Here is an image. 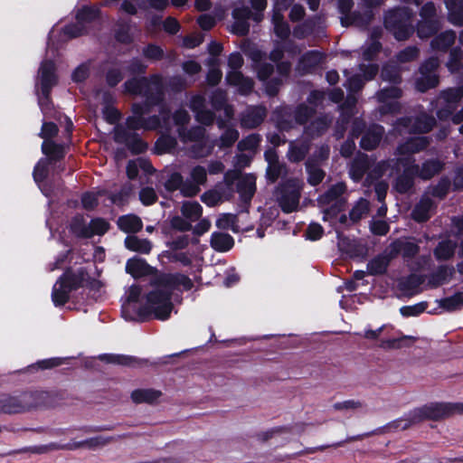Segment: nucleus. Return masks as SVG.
<instances>
[{"label":"nucleus","instance_id":"f257e3e1","mask_svg":"<svg viewBox=\"0 0 463 463\" xmlns=\"http://www.w3.org/2000/svg\"><path fill=\"white\" fill-rule=\"evenodd\" d=\"M126 91L146 98L144 104H134L133 115L128 117L126 126L117 125L114 128V139L124 144L135 154L144 152L147 145L134 131L138 129L155 130L170 128L169 111L161 105L164 95L163 80L158 75L146 78L131 79L125 83Z\"/></svg>","mask_w":463,"mask_h":463},{"label":"nucleus","instance_id":"f03ea898","mask_svg":"<svg viewBox=\"0 0 463 463\" xmlns=\"http://www.w3.org/2000/svg\"><path fill=\"white\" fill-rule=\"evenodd\" d=\"M193 288L192 280L182 274H159L155 276L144 297L137 285L131 286L125 293L122 314L125 319L134 320L148 314H153L159 320L170 317L174 309L172 298L177 290H189Z\"/></svg>","mask_w":463,"mask_h":463},{"label":"nucleus","instance_id":"7ed1b4c3","mask_svg":"<svg viewBox=\"0 0 463 463\" xmlns=\"http://www.w3.org/2000/svg\"><path fill=\"white\" fill-rule=\"evenodd\" d=\"M383 167V163L374 165L372 163L368 156L364 154H359L350 165L349 175L352 180L354 182H359L364 176V173H367L364 185L369 187L370 185L374 184L377 199L380 202H383L387 193L388 184L383 181L375 183V181L382 176Z\"/></svg>","mask_w":463,"mask_h":463},{"label":"nucleus","instance_id":"20e7f679","mask_svg":"<svg viewBox=\"0 0 463 463\" xmlns=\"http://www.w3.org/2000/svg\"><path fill=\"white\" fill-rule=\"evenodd\" d=\"M429 144L427 137H415L398 147V163L403 167V175L398 177L395 189L399 193H406L412 186V175H418V165H412L410 156L424 149Z\"/></svg>","mask_w":463,"mask_h":463},{"label":"nucleus","instance_id":"39448f33","mask_svg":"<svg viewBox=\"0 0 463 463\" xmlns=\"http://www.w3.org/2000/svg\"><path fill=\"white\" fill-rule=\"evenodd\" d=\"M189 114L184 109H179L175 113L174 122L178 126L179 137L184 142H194L191 147L195 157H204L209 156L213 149V143L205 137L204 128L195 127L186 130L184 127L189 121Z\"/></svg>","mask_w":463,"mask_h":463},{"label":"nucleus","instance_id":"423d86ee","mask_svg":"<svg viewBox=\"0 0 463 463\" xmlns=\"http://www.w3.org/2000/svg\"><path fill=\"white\" fill-rule=\"evenodd\" d=\"M50 394L43 391L24 392L17 396L5 398L1 409L5 413H22L48 405Z\"/></svg>","mask_w":463,"mask_h":463},{"label":"nucleus","instance_id":"0eeeda50","mask_svg":"<svg viewBox=\"0 0 463 463\" xmlns=\"http://www.w3.org/2000/svg\"><path fill=\"white\" fill-rule=\"evenodd\" d=\"M345 191V184L337 183L319 196L317 202L325 222H335V217L338 216L346 203Z\"/></svg>","mask_w":463,"mask_h":463},{"label":"nucleus","instance_id":"6e6552de","mask_svg":"<svg viewBox=\"0 0 463 463\" xmlns=\"http://www.w3.org/2000/svg\"><path fill=\"white\" fill-rule=\"evenodd\" d=\"M383 0H364V5L362 6V11H355L353 14H349L353 3L351 0H338V8L341 16V24L344 26H348L351 24H354L356 26H364L366 25L372 19L373 7L379 5L383 3Z\"/></svg>","mask_w":463,"mask_h":463},{"label":"nucleus","instance_id":"1a4fd4ad","mask_svg":"<svg viewBox=\"0 0 463 463\" xmlns=\"http://www.w3.org/2000/svg\"><path fill=\"white\" fill-rule=\"evenodd\" d=\"M412 15L413 12L407 7L393 9L385 15V27L397 40H406L413 32Z\"/></svg>","mask_w":463,"mask_h":463},{"label":"nucleus","instance_id":"9d476101","mask_svg":"<svg viewBox=\"0 0 463 463\" xmlns=\"http://www.w3.org/2000/svg\"><path fill=\"white\" fill-rule=\"evenodd\" d=\"M38 82L41 88V94L38 97L39 106L43 115L47 116L52 109L49 93L57 83L55 65L52 61H43L42 62L38 71Z\"/></svg>","mask_w":463,"mask_h":463},{"label":"nucleus","instance_id":"9b49d317","mask_svg":"<svg viewBox=\"0 0 463 463\" xmlns=\"http://www.w3.org/2000/svg\"><path fill=\"white\" fill-rule=\"evenodd\" d=\"M83 279L84 274L82 269L77 272H65L53 285L52 299L54 305H64L69 299L71 291L83 285Z\"/></svg>","mask_w":463,"mask_h":463},{"label":"nucleus","instance_id":"f8f14e48","mask_svg":"<svg viewBox=\"0 0 463 463\" xmlns=\"http://www.w3.org/2000/svg\"><path fill=\"white\" fill-rule=\"evenodd\" d=\"M242 64L243 58L239 52H233L229 56L230 71L227 72L226 81L228 84L237 87L241 94L247 95L252 90L253 81L251 79L244 77L240 71Z\"/></svg>","mask_w":463,"mask_h":463},{"label":"nucleus","instance_id":"ddd939ff","mask_svg":"<svg viewBox=\"0 0 463 463\" xmlns=\"http://www.w3.org/2000/svg\"><path fill=\"white\" fill-rule=\"evenodd\" d=\"M99 8L86 6L79 10L76 15V23L66 26L61 33V40L66 41L83 34L86 32L87 24L97 19Z\"/></svg>","mask_w":463,"mask_h":463},{"label":"nucleus","instance_id":"4468645a","mask_svg":"<svg viewBox=\"0 0 463 463\" xmlns=\"http://www.w3.org/2000/svg\"><path fill=\"white\" fill-rule=\"evenodd\" d=\"M249 55L255 63V70L257 71L258 78L261 81L265 82L266 92L269 96L275 95L278 92L279 87L280 86L282 80L281 79L278 78H273L270 80H268L273 72V66L269 63H260L264 54L259 50H252Z\"/></svg>","mask_w":463,"mask_h":463},{"label":"nucleus","instance_id":"2eb2a0df","mask_svg":"<svg viewBox=\"0 0 463 463\" xmlns=\"http://www.w3.org/2000/svg\"><path fill=\"white\" fill-rule=\"evenodd\" d=\"M302 182L298 179L288 181L279 189L278 201L285 213H292L298 208Z\"/></svg>","mask_w":463,"mask_h":463},{"label":"nucleus","instance_id":"dca6fc26","mask_svg":"<svg viewBox=\"0 0 463 463\" xmlns=\"http://www.w3.org/2000/svg\"><path fill=\"white\" fill-rule=\"evenodd\" d=\"M439 65L438 58H430L420 67L419 76L415 80V87L419 91L424 92L438 85L439 76L437 69Z\"/></svg>","mask_w":463,"mask_h":463},{"label":"nucleus","instance_id":"f3484780","mask_svg":"<svg viewBox=\"0 0 463 463\" xmlns=\"http://www.w3.org/2000/svg\"><path fill=\"white\" fill-rule=\"evenodd\" d=\"M58 132V128L53 123L43 122L40 133L41 137L44 139L42 145L43 153L50 156L51 159H60L64 156V146L57 145L50 140Z\"/></svg>","mask_w":463,"mask_h":463},{"label":"nucleus","instance_id":"a211bd4d","mask_svg":"<svg viewBox=\"0 0 463 463\" xmlns=\"http://www.w3.org/2000/svg\"><path fill=\"white\" fill-rule=\"evenodd\" d=\"M434 124L435 118L433 117L421 113L413 120V122L412 119L409 118L401 119L396 126V129L400 134H403L405 132L425 133L429 132Z\"/></svg>","mask_w":463,"mask_h":463},{"label":"nucleus","instance_id":"6ab92c4d","mask_svg":"<svg viewBox=\"0 0 463 463\" xmlns=\"http://www.w3.org/2000/svg\"><path fill=\"white\" fill-rule=\"evenodd\" d=\"M402 95V90L397 87H390L383 89L378 94L377 98L382 104L380 112L382 114L394 113L400 109V103L398 99Z\"/></svg>","mask_w":463,"mask_h":463},{"label":"nucleus","instance_id":"aec40b11","mask_svg":"<svg viewBox=\"0 0 463 463\" xmlns=\"http://www.w3.org/2000/svg\"><path fill=\"white\" fill-rule=\"evenodd\" d=\"M439 99L444 101L446 109L439 110L438 117L441 119L447 118L452 115L458 103L463 99V86L442 91Z\"/></svg>","mask_w":463,"mask_h":463},{"label":"nucleus","instance_id":"412c9836","mask_svg":"<svg viewBox=\"0 0 463 463\" xmlns=\"http://www.w3.org/2000/svg\"><path fill=\"white\" fill-rule=\"evenodd\" d=\"M80 219H76L72 223H71V231L75 235L79 237L90 238L94 235H103L109 229V223L103 219H94L89 224L88 228L78 229L77 222H80Z\"/></svg>","mask_w":463,"mask_h":463},{"label":"nucleus","instance_id":"4be33fe9","mask_svg":"<svg viewBox=\"0 0 463 463\" xmlns=\"http://www.w3.org/2000/svg\"><path fill=\"white\" fill-rule=\"evenodd\" d=\"M190 178L191 181L183 188V194L185 196H194L200 192V186L206 183L207 171L203 166L196 165L191 169Z\"/></svg>","mask_w":463,"mask_h":463},{"label":"nucleus","instance_id":"5701e85b","mask_svg":"<svg viewBox=\"0 0 463 463\" xmlns=\"http://www.w3.org/2000/svg\"><path fill=\"white\" fill-rule=\"evenodd\" d=\"M359 70L363 72V77L360 74L354 75L347 80V88L350 92H357L360 90L365 80H372L378 71V67L374 64L365 66L360 65Z\"/></svg>","mask_w":463,"mask_h":463},{"label":"nucleus","instance_id":"b1692460","mask_svg":"<svg viewBox=\"0 0 463 463\" xmlns=\"http://www.w3.org/2000/svg\"><path fill=\"white\" fill-rule=\"evenodd\" d=\"M463 409L459 404L434 403L425 406L422 409L423 414L431 419H439L452 414L454 411H460Z\"/></svg>","mask_w":463,"mask_h":463},{"label":"nucleus","instance_id":"393cba45","mask_svg":"<svg viewBox=\"0 0 463 463\" xmlns=\"http://www.w3.org/2000/svg\"><path fill=\"white\" fill-rule=\"evenodd\" d=\"M266 117V109L261 106L248 108L241 116V124L246 128L258 127Z\"/></svg>","mask_w":463,"mask_h":463},{"label":"nucleus","instance_id":"a878e982","mask_svg":"<svg viewBox=\"0 0 463 463\" xmlns=\"http://www.w3.org/2000/svg\"><path fill=\"white\" fill-rule=\"evenodd\" d=\"M126 271L133 278L138 279L153 274L155 269L145 260L134 257L127 261Z\"/></svg>","mask_w":463,"mask_h":463},{"label":"nucleus","instance_id":"bb28decb","mask_svg":"<svg viewBox=\"0 0 463 463\" xmlns=\"http://www.w3.org/2000/svg\"><path fill=\"white\" fill-rule=\"evenodd\" d=\"M204 98L200 95H196L192 98L190 107L195 113L196 119L204 125H210L213 123L214 116L210 110L204 109Z\"/></svg>","mask_w":463,"mask_h":463},{"label":"nucleus","instance_id":"cd10ccee","mask_svg":"<svg viewBox=\"0 0 463 463\" xmlns=\"http://www.w3.org/2000/svg\"><path fill=\"white\" fill-rule=\"evenodd\" d=\"M389 249L391 250V256L393 257L401 253L405 258H411L415 256L419 251V247L416 243L406 240H398L392 242L389 246Z\"/></svg>","mask_w":463,"mask_h":463},{"label":"nucleus","instance_id":"c85d7f7f","mask_svg":"<svg viewBox=\"0 0 463 463\" xmlns=\"http://www.w3.org/2000/svg\"><path fill=\"white\" fill-rule=\"evenodd\" d=\"M383 132L384 130L382 126L373 125L363 136L361 139V146L366 150L375 148L380 143Z\"/></svg>","mask_w":463,"mask_h":463},{"label":"nucleus","instance_id":"c756f323","mask_svg":"<svg viewBox=\"0 0 463 463\" xmlns=\"http://www.w3.org/2000/svg\"><path fill=\"white\" fill-rule=\"evenodd\" d=\"M48 157L49 158L40 159L38 161V163L36 164V165L34 166L33 173V179H34L35 183L38 184L42 193L45 196H49V191L45 187V185L43 184L42 183L44 181V179L47 177V175H48V167L50 165V161L52 160L50 156H48Z\"/></svg>","mask_w":463,"mask_h":463},{"label":"nucleus","instance_id":"7c9ffc66","mask_svg":"<svg viewBox=\"0 0 463 463\" xmlns=\"http://www.w3.org/2000/svg\"><path fill=\"white\" fill-rule=\"evenodd\" d=\"M394 258L391 256V250L388 248L383 253L373 258L367 265V269L370 274L377 275L385 272L390 260Z\"/></svg>","mask_w":463,"mask_h":463},{"label":"nucleus","instance_id":"2f4dec72","mask_svg":"<svg viewBox=\"0 0 463 463\" xmlns=\"http://www.w3.org/2000/svg\"><path fill=\"white\" fill-rule=\"evenodd\" d=\"M449 21L458 26L463 25V0H445Z\"/></svg>","mask_w":463,"mask_h":463},{"label":"nucleus","instance_id":"473e14b6","mask_svg":"<svg viewBox=\"0 0 463 463\" xmlns=\"http://www.w3.org/2000/svg\"><path fill=\"white\" fill-rule=\"evenodd\" d=\"M256 190V178L252 175L243 176L238 184V192L241 200L249 203Z\"/></svg>","mask_w":463,"mask_h":463},{"label":"nucleus","instance_id":"72a5a7b5","mask_svg":"<svg viewBox=\"0 0 463 463\" xmlns=\"http://www.w3.org/2000/svg\"><path fill=\"white\" fill-rule=\"evenodd\" d=\"M238 178L236 171H228L224 175V182L215 186L216 191L221 195L222 201L230 200L234 193L233 181Z\"/></svg>","mask_w":463,"mask_h":463},{"label":"nucleus","instance_id":"f704fd0d","mask_svg":"<svg viewBox=\"0 0 463 463\" xmlns=\"http://www.w3.org/2000/svg\"><path fill=\"white\" fill-rule=\"evenodd\" d=\"M456 33L452 30L438 34L430 43L433 51L446 52L455 42Z\"/></svg>","mask_w":463,"mask_h":463},{"label":"nucleus","instance_id":"c9c22d12","mask_svg":"<svg viewBox=\"0 0 463 463\" xmlns=\"http://www.w3.org/2000/svg\"><path fill=\"white\" fill-rule=\"evenodd\" d=\"M161 396L162 392L155 389H137L131 393V399L135 403L146 402L152 404L156 402Z\"/></svg>","mask_w":463,"mask_h":463},{"label":"nucleus","instance_id":"e433bc0d","mask_svg":"<svg viewBox=\"0 0 463 463\" xmlns=\"http://www.w3.org/2000/svg\"><path fill=\"white\" fill-rule=\"evenodd\" d=\"M432 209V200L428 195H424L412 211V218L417 222L427 221L430 217Z\"/></svg>","mask_w":463,"mask_h":463},{"label":"nucleus","instance_id":"4c0bfd02","mask_svg":"<svg viewBox=\"0 0 463 463\" xmlns=\"http://www.w3.org/2000/svg\"><path fill=\"white\" fill-rule=\"evenodd\" d=\"M210 243L216 251L225 252L233 247L234 240L227 233L213 232L211 236Z\"/></svg>","mask_w":463,"mask_h":463},{"label":"nucleus","instance_id":"58836bf2","mask_svg":"<svg viewBox=\"0 0 463 463\" xmlns=\"http://www.w3.org/2000/svg\"><path fill=\"white\" fill-rule=\"evenodd\" d=\"M118 225L121 231L127 233H136L143 227L141 219L134 214L121 216L118 220Z\"/></svg>","mask_w":463,"mask_h":463},{"label":"nucleus","instance_id":"ea45409f","mask_svg":"<svg viewBox=\"0 0 463 463\" xmlns=\"http://www.w3.org/2000/svg\"><path fill=\"white\" fill-rule=\"evenodd\" d=\"M95 99L97 101H102L105 105L103 109L105 118L109 123H115L119 118V112L116 109L109 106V103L111 100L110 94L108 91H98L95 94Z\"/></svg>","mask_w":463,"mask_h":463},{"label":"nucleus","instance_id":"a19ab883","mask_svg":"<svg viewBox=\"0 0 463 463\" xmlns=\"http://www.w3.org/2000/svg\"><path fill=\"white\" fill-rule=\"evenodd\" d=\"M331 122L332 118L327 116L318 117L310 122L305 130V135L310 137H318L327 129Z\"/></svg>","mask_w":463,"mask_h":463},{"label":"nucleus","instance_id":"79ce46f5","mask_svg":"<svg viewBox=\"0 0 463 463\" xmlns=\"http://www.w3.org/2000/svg\"><path fill=\"white\" fill-rule=\"evenodd\" d=\"M125 246L132 250L142 254H148L152 249V243L146 239H140L137 236H128L125 240Z\"/></svg>","mask_w":463,"mask_h":463},{"label":"nucleus","instance_id":"37998d69","mask_svg":"<svg viewBox=\"0 0 463 463\" xmlns=\"http://www.w3.org/2000/svg\"><path fill=\"white\" fill-rule=\"evenodd\" d=\"M454 273L453 267L440 266L436 272H434L430 279L429 284L432 288H436L449 281Z\"/></svg>","mask_w":463,"mask_h":463},{"label":"nucleus","instance_id":"c03bdc74","mask_svg":"<svg viewBox=\"0 0 463 463\" xmlns=\"http://www.w3.org/2000/svg\"><path fill=\"white\" fill-rule=\"evenodd\" d=\"M308 144L305 141H294L289 145L288 157L292 162L301 161L308 151Z\"/></svg>","mask_w":463,"mask_h":463},{"label":"nucleus","instance_id":"a18cd8bd","mask_svg":"<svg viewBox=\"0 0 463 463\" xmlns=\"http://www.w3.org/2000/svg\"><path fill=\"white\" fill-rule=\"evenodd\" d=\"M213 107L216 109H223L227 118H231L233 115V109L226 104V94L221 90H217L212 96Z\"/></svg>","mask_w":463,"mask_h":463},{"label":"nucleus","instance_id":"49530a36","mask_svg":"<svg viewBox=\"0 0 463 463\" xmlns=\"http://www.w3.org/2000/svg\"><path fill=\"white\" fill-rule=\"evenodd\" d=\"M440 28L439 20H420L417 27V34L420 38L425 39L432 35Z\"/></svg>","mask_w":463,"mask_h":463},{"label":"nucleus","instance_id":"de8ad7c7","mask_svg":"<svg viewBox=\"0 0 463 463\" xmlns=\"http://www.w3.org/2000/svg\"><path fill=\"white\" fill-rule=\"evenodd\" d=\"M455 249L456 242L449 240L440 241L434 250L435 258L438 260H449L453 256Z\"/></svg>","mask_w":463,"mask_h":463},{"label":"nucleus","instance_id":"09e8293b","mask_svg":"<svg viewBox=\"0 0 463 463\" xmlns=\"http://www.w3.org/2000/svg\"><path fill=\"white\" fill-rule=\"evenodd\" d=\"M181 212L190 222L197 221L203 213L202 206L197 202H185L182 205Z\"/></svg>","mask_w":463,"mask_h":463},{"label":"nucleus","instance_id":"8fccbe9b","mask_svg":"<svg viewBox=\"0 0 463 463\" xmlns=\"http://www.w3.org/2000/svg\"><path fill=\"white\" fill-rule=\"evenodd\" d=\"M381 33V30H374L372 33L370 43L365 46L363 57L365 61H371L374 58L375 54L380 51L381 44L377 41V38L379 37Z\"/></svg>","mask_w":463,"mask_h":463},{"label":"nucleus","instance_id":"3c124183","mask_svg":"<svg viewBox=\"0 0 463 463\" xmlns=\"http://www.w3.org/2000/svg\"><path fill=\"white\" fill-rule=\"evenodd\" d=\"M369 212V202L366 199L360 198L350 212L349 220L352 222H358L366 216Z\"/></svg>","mask_w":463,"mask_h":463},{"label":"nucleus","instance_id":"603ef678","mask_svg":"<svg viewBox=\"0 0 463 463\" xmlns=\"http://www.w3.org/2000/svg\"><path fill=\"white\" fill-rule=\"evenodd\" d=\"M322 60V55L316 51L308 52L303 55L299 62V70L307 71L317 65Z\"/></svg>","mask_w":463,"mask_h":463},{"label":"nucleus","instance_id":"864d4df0","mask_svg":"<svg viewBox=\"0 0 463 463\" xmlns=\"http://www.w3.org/2000/svg\"><path fill=\"white\" fill-rule=\"evenodd\" d=\"M463 52L459 48H454L450 51L449 59L447 62V67L450 72H458L462 68Z\"/></svg>","mask_w":463,"mask_h":463},{"label":"nucleus","instance_id":"5fc2aeb1","mask_svg":"<svg viewBox=\"0 0 463 463\" xmlns=\"http://www.w3.org/2000/svg\"><path fill=\"white\" fill-rule=\"evenodd\" d=\"M440 307L449 311L461 308L463 307V292H458L451 297L443 298L440 301Z\"/></svg>","mask_w":463,"mask_h":463},{"label":"nucleus","instance_id":"6e6d98bb","mask_svg":"<svg viewBox=\"0 0 463 463\" xmlns=\"http://www.w3.org/2000/svg\"><path fill=\"white\" fill-rule=\"evenodd\" d=\"M176 145L175 137L169 135H162L156 143V150L159 154L171 152Z\"/></svg>","mask_w":463,"mask_h":463},{"label":"nucleus","instance_id":"4d7b16f0","mask_svg":"<svg viewBox=\"0 0 463 463\" xmlns=\"http://www.w3.org/2000/svg\"><path fill=\"white\" fill-rule=\"evenodd\" d=\"M441 168V164L437 160L427 161L422 168H418V175L423 179H429L437 174Z\"/></svg>","mask_w":463,"mask_h":463},{"label":"nucleus","instance_id":"13d9d810","mask_svg":"<svg viewBox=\"0 0 463 463\" xmlns=\"http://www.w3.org/2000/svg\"><path fill=\"white\" fill-rule=\"evenodd\" d=\"M308 174V182L312 185L318 184L324 178L325 173L319 167L314 165L310 160L306 163Z\"/></svg>","mask_w":463,"mask_h":463},{"label":"nucleus","instance_id":"bf43d9fd","mask_svg":"<svg viewBox=\"0 0 463 463\" xmlns=\"http://www.w3.org/2000/svg\"><path fill=\"white\" fill-rule=\"evenodd\" d=\"M187 182L184 181V178L180 173H173L165 182V188L169 191H175L179 189L183 194V188L185 186Z\"/></svg>","mask_w":463,"mask_h":463},{"label":"nucleus","instance_id":"052dcab7","mask_svg":"<svg viewBox=\"0 0 463 463\" xmlns=\"http://www.w3.org/2000/svg\"><path fill=\"white\" fill-rule=\"evenodd\" d=\"M260 142V136L256 135V134H251L239 142L238 148L241 151H250L251 152V151H254L258 147Z\"/></svg>","mask_w":463,"mask_h":463},{"label":"nucleus","instance_id":"680f3d73","mask_svg":"<svg viewBox=\"0 0 463 463\" xmlns=\"http://www.w3.org/2000/svg\"><path fill=\"white\" fill-rule=\"evenodd\" d=\"M422 281L423 279L420 276L413 274L401 282V288L408 293H413Z\"/></svg>","mask_w":463,"mask_h":463},{"label":"nucleus","instance_id":"e2e57ef3","mask_svg":"<svg viewBox=\"0 0 463 463\" xmlns=\"http://www.w3.org/2000/svg\"><path fill=\"white\" fill-rule=\"evenodd\" d=\"M116 37L118 41L124 43L131 42L133 37L130 24L127 23L118 24Z\"/></svg>","mask_w":463,"mask_h":463},{"label":"nucleus","instance_id":"0e129e2a","mask_svg":"<svg viewBox=\"0 0 463 463\" xmlns=\"http://www.w3.org/2000/svg\"><path fill=\"white\" fill-rule=\"evenodd\" d=\"M239 137V132L232 128H227L220 138V146H231Z\"/></svg>","mask_w":463,"mask_h":463},{"label":"nucleus","instance_id":"69168bd1","mask_svg":"<svg viewBox=\"0 0 463 463\" xmlns=\"http://www.w3.org/2000/svg\"><path fill=\"white\" fill-rule=\"evenodd\" d=\"M413 339L411 336L405 335L400 338L383 340L380 346L383 349H398L404 345V342Z\"/></svg>","mask_w":463,"mask_h":463},{"label":"nucleus","instance_id":"338daca9","mask_svg":"<svg viewBox=\"0 0 463 463\" xmlns=\"http://www.w3.org/2000/svg\"><path fill=\"white\" fill-rule=\"evenodd\" d=\"M202 201L208 206H215L223 203L221 195L218 194V191H216L215 188L205 192L202 195Z\"/></svg>","mask_w":463,"mask_h":463},{"label":"nucleus","instance_id":"774afa93","mask_svg":"<svg viewBox=\"0 0 463 463\" xmlns=\"http://www.w3.org/2000/svg\"><path fill=\"white\" fill-rule=\"evenodd\" d=\"M236 216L231 213H225L220 216L216 221V226L220 229H232L235 231Z\"/></svg>","mask_w":463,"mask_h":463}]
</instances>
